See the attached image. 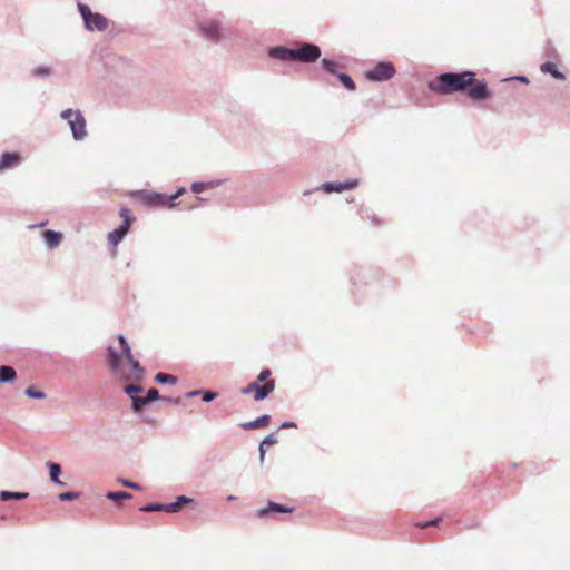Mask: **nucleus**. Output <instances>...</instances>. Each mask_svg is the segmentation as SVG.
<instances>
[{
	"mask_svg": "<svg viewBox=\"0 0 570 570\" xmlns=\"http://www.w3.org/2000/svg\"><path fill=\"white\" fill-rule=\"evenodd\" d=\"M429 88L440 95L466 90L472 100H485L492 97L487 83L483 80H478L475 73L471 71L442 73L429 82Z\"/></svg>",
	"mask_w": 570,
	"mask_h": 570,
	"instance_id": "obj_1",
	"label": "nucleus"
},
{
	"mask_svg": "<svg viewBox=\"0 0 570 570\" xmlns=\"http://www.w3.org/2000/svg\"><path fill=\"white\" fill-rule=\"evenodd\" d=\"M108 364L112 375L119 380L136 381L140 379L139 361L132 358L124 336H118L115 345L108 347Z\"/></svg>",
	"mask_w": 570,
	"mask_h": 570,
	"instance_id": "obj_2",
	"label": "nucleus"
},
{
	"mask_svg": "<svg viewBox=\"0 0 570 570\" xmlns=\"http://www.w3.org/2000/svg\"><path fill=\"white\" fill-rule=\"evenodd\" d=\"M271 371L268 368L263 370L261 374L257 377V381L254 383H250L248 386H245L242 389L243 395H249V393L254 394V399L256 401H261L265 399L267 395H269L274 389L275 383L271 377Z\"/></svg>",
	"mask_w": 570,
	"mask_h": 570,
	"instance_id": "obj_3",
	"label": "nucleus"
},
{
	"mask_svg": "<svg viewBox=\"0 0 570 570\" xmlns=\"http://www.w3.org/2000/svg\"><path fill=\"white\" fill-rule=\"evenodd\" d=\"M119 216L122 218V224L108 234V242L112 248H115L116 245L126 237L131 224L135 222V217L128 208L120 209ZM112 255H115V249H112Z\"/></svg>",
	"mask_w": 570,
	"mask_h": 570,
	"instance_id": "obj_4",
	"label": "nucleus"
},
{
	"mask_svg": "<svg viewBox=\"0 0 570 570\" xmlns=\"http://www.w3.org/2000/svg\"><path fill=\"white\" fill-rule=\"evenodd\" d=\"M119 216L122 218V224L108 234V242L112 248H115L116 245L126 237L131 224L135 222V217L128 208L120 209ZM112 255H115V249H112Z\"/></svg>",
	"mask_w": 570,
	"mask_h": 570,
	"instance_id": "obj_5",
	"label": "nucleus"
},
{
	"mask_svg": "<svg viewBox=\"0 0 570 570\" xmlns=\"http://www.w3.org/2000/svg\"><path fill=\"white\" fill-rule=\"evenodd\" d=\"M78 9L88 30L105 31L108 28V20L102 14L92 12L87 4L79 3Z\"/></svg>",
	"mask_w": 570,
	"mask_h": 570,
	"instance_id": "obj_6",
	"label": "nucleus"
},
{
	"mask_svg": "<svg viewBox=\"0 0 570 570\" xmlns=\"http://www.w3.org/2000/svg\"><path fill=\"white\" fill-rule=\"evenodd\" d=\"M62 119H67L75 139H82L87 135L86 118L79 112L67 109L61 114Z\"/></svg>",
	"mask_w": 570,
	"mask_h": 570,
	"instance_id": "obj_7",
	"label": "nucleus"
},
{
	"mask_svg": "<svg viewBox=\"0 0 570 570\" xmlns=\"http://www.w3.org/2000/svg\"><path fill=\"white\" fill-rule=\"evenodd\" d=\"M294 51V61L299 62H314L316 61L321 56V49L318 46L309 42H304L297 48H293Z\"/></svg>",
	"mask_w": 570,
	"mask_h": 570,
	"instance_id": "obj_8",
	"label": "nucleus"
},
{
	"mask_svg": "<svg viewBox=\"0 0 570 570\" xmlns=\"http://www.w3.org/2000/svg\"><path fill=\"white\" fill-rule=\"evenodd\" d=\"M395 75V68L392 62H379L373 69L365 72V79L370 81H387Z\"/></svg>",
	"mask_w": 570,
	"mask_h": 570,
	"instance_id": "obj_9",
	"label": "nucleus"
},
{
	"mask_svg": "<svg viewBox=\"0 0 570 570\" xmlns=\"http://www.w3.org/2000/svg\"><path fill=\"white\" fill-rule=\"evenodd\" d=\"M186 193L185 188H180L173 196L160 195L156 193H146L145 191V205L151 206H165V207H175V200L181 197Z\"/></svg>",
	"mask_w": 570,
	"mask_h": 570,
	"instance_id": "obj_10",
	"label": "nucleus"
},
{
	"mask_svg": "<svg viewBox=\"0 0 570 570\" xmlns=\"http://www.w3.org/2000/svg\"><path fill=\"white\" fill-rule=\"evenodd\" d=\"M191 500L185 495H180L177 500L169 504H149L145 505V511H166L167 513H176L180 511L183 505L189 503Z\"/></svg>",
	"mask_w": 570,
	"mask_h": 570,
	"instance_id": "obj_11",
	"label": "nucleus"
},
{
	"mask_svg": "<svg viewBox=\"0 0 570 570\" xmlns=\"http://www.w3.org/2000/svg\"><path fill=\"white\" fill-rule=\"evenodd\" d=\"M295 509L286 505H282L275 502L269 501L267 505L261 510H257L256 515L259 518H265L271 513H292Z\"/></svg>",
	"mask_w": 570,
	"mask_h": 570,
	"instance_id": "obj_12",
	"label": "nucleus"
},
{
	"mask_svg": "<svg viewBox=\"0 0 570 570\" xmlns=\"http://www.w3.org/2000/svg\"><path fill=\"white\" fill-rule=\"evenodd\" d=\"M356 186H357L356 180H347L345 183H338V184L325 183L322 186V189H323V191H325L327 194H332V193H342L344 190H351V189H354Z\"/></svg>",
	"mask_w": 570,
	"mask_h": 570,
	"instance_id": "obj_13",
	"label": "nucleus"
},
{
	"mask_svg": "<svg viewBox=\"0 0 570 570\" xmlns=\"http://www.w3.org/2000/svg\"><path fill=\"white\" fill-rule=\"evenodd\" d=\"M200 30L203 36L209 38L212 41H218L220 38L219 24L216 21L203 23Z\"/></svg>",
	"mask_w": 570,
	"mask_h": 570,
	"instance_id": "obj_14",
	"label": "nucleus"
},
{
	"mask_svg": "<svg viewBox=\"0 0 570 570\" xmlns=\"http://www.w3.org/2000/svg\"><path fill=\"white\" fill-rule=\"evenodd\" d=\"M125 392L132 397L134 409L139 412L142 410V396L138 395L141 392L140 385L129 384L125 387Z\"/></svg>",
	"mask_w": 570,
	"mask_h": 570,
	"instance_id": "obj_15",
	"label": "nucleus"
},
{
	"mask_svg": "<svg viewBox=\"0 0 570 570\" xmlns=\"http://www.w3.org/2000/svg\"><path fill=\"white\" fill-rule=\"evenodd\" d=\"M294 51L293 48L286 47H274L269 50V56L275 59H279L283 61H294Z\"/></svg>",
	"mask_w": 570,
	"mask_h": 570,
	"instance_id": "obj_16",
	"label": "nucleus"
},
{
	"mask_svg": "<svg viewBox=\"0 0 570 570\" xmlns=\"http://www.w3.org/2000/svg\"><path fill=\"white\" fill-rule=\"evenodd\" d=\"M21 161V156L17 153H7L0 156V171L17 166Z\"/></svg>",
	"mask_w": 570,
	"mask_h": 570,
	"instance_id": "obj_17",
	"label": "nucleus"
},
{
	"mask_svg": "<svg viewBox=\"0 0 570 570\" xmlns=\"http://www.w3.org/2000/svg\"><path fill=\"white\" fill-rule=\"evenodd\" d=\"M269 415H263L256 419L255 421L243 423L240 428L244 429L245 431L261 430L267 428L269 425Z\"/></svg>",
	"mask_w": 570,
	"mask_h": 570,
	"instance_id": "obj_18",
	"label": "nucleus"
},
{
	"mask_svg": "<svg viewBox=\"0 0 570 570\" xmlns=\"http://www.w3.org/2000/svg\"><path fill=\"white\" fill-rule=\"evenodd\" d=\"M42 237L46 239V243L50 248L57 247L62 240V234L56 233L53 230H46L42 233Z\"/></svg>",
	"mask_w": 570,
	"mask_h": 570,
	"instance_id": "obj_19",
	"label": "nucleus"
},
{
	"mask_svg": "<svg viewBox=\"0 0 570 570\" xmlns=\"http://www.w3.org/2000/svg\"><path fill=\"white\" fill-rule=\"evenodd\" d=\"M16 370L9 365L0 366V383H8L16 379Z\"/></svg>",
	"mask_w": 570,
	"mask_h": 570,
	"instance_id": "obj_20",
	"label": "nucleus"
},
{
	"mask_svg": "<svg viewBox=\"0 0 570 570\" xmlns=\"http://www.w3.org/2000/svg\"><path fill=\"white\" fill-rule=\"evenodd\" d=\"M27 492H11V491H0V500L9 501V500H24L28 498Z\"/></svg>",
	"mask_w": 570,
	"mask_h": 570,
	"instance_id": "obj_21",
	"label": "nucleus"
},
{
	"mask_svg": "<svg viewBox=\"0 0 570 570\" xmlns=\"http://www.w3.org/2000/svg\"><path fill=\"white\" fill-rule=\"evenodd\" d=\"M131 497L132 495L130 493L125 492V491L108 492L106 494V498L108 500L115 502L116 504H119L125 500H129V499H131Z\"/></svg>",
	"mask_w": 570,
	"mask_h": 570,
	"instance_id": "obj_22",
	"label": "nucleus"
},
{
	"mask_svg": "<svg viewBox=\"0 0 570 570\" xmlns=\"http://www.w3.org/2000/svg\"><path fill=\"white\" fill-rule=\"evenodd\" d=\"M541 71L551 75L554 79H564L563 75L558 71L556 63L546 62L541 66Z\"/></svg>",
	"mask_w": 570,
	"mask_h": 570,
	"instance_id": "obj_23",
	"label": "nucleus"
},
{
	"mask_svg": "<svg viewBox=\"0 0 570 570\" xmlns=\"http://www.w3.org/2000/svg\"><path fill=\"white\" fill-rule=\"evenodd\" d=\"M277 442V438L275 434H268L264 438V440L262 441L261 445H259V460H261V463L264 462V459H265V449L264 446L265 445H273Z\"/></svg>",
	"mask_w": 570,
	"mask_h": 570,
	"instance_id": "obj_24",
	"label": "nucleus"
},
{
	"mask_svg": "<svg viewBox=\"0 0 570 570\" xmlns=\"http://www.w3.org/2000/svg\"><path fill=\"white\" fill-rule=\"evenodd\" d=\"M155 381L159 384H176L177 379L174 375L166 374V373H157L155 376Z\"/></svg>",
	"mask_w": 570,
	"mask_h": 570,
	"instance_id": "obj_25",
	"label": "nucleus"
},
{
	"mask_svg": "<svg viewBox=\"0 0 570 570\" xmlns=\"http://www.w3.org/2000/svg\"><path fill=\"white\" fill-rule=\"evenodd\" d=\"M322 68L332 75H337V63L330 59H322Z\"/></svg>",
	"mask_w": 570,
	"mask_h": 570,
	"instance_id": "obj_26",
	"label": "nucleus"
},
{
	"mask_svg": "<svg viewBox=\"0 0 570 570\" xmlns=\"http://www.w3.org/2000/svg\"><path fill=\"white\" fill-rule=\"evenodd\" d=\"M337 77L345 88L348 90H355V82L350 76L345 73H337Z\"/></svg>",
	"mask_w": 570,
	"mask_h": 570,
	"instance_id": "obj_27",
	"label": "nucleus"
},
{
	"mask_svg": "<svg viewBox=\"0 0 570 570\" xmlns=\"http://www.w3.org/2000/svg\"><path fill=\"white\" fill-rule=\"evenodd\" d=\"M49 470H50V476L53 482L61 483L59 480V475L61 473V468L59 464L56 463H49Z\"/></svg>",
	"mask_w": 570,
	"mask_h": 570,
	"instance_id": "obj_28",
	"label": "nucleus"
},
{
	"mask_svg": "<svg viewBox=\"0 0 570 570\" xmlns=\"http://www.w3.org/2000/svg\"><path fill=\"white\" fill-rule=\"evenodd\" d=\"M158 397H159L158 391L156 389H149L148 392H146V394H145V404L147 402L154 401Z\"/></svg>",
	"mask_w": 570,
	"mask_h": 570,
	"instance_id": "obj_29",
	"label": "nucleus"
},
{
	"mask_svg": "<svg viewBox=\"0 0 570 570\" xmlns=\"http://www.w3.org/2000/svg\"><path fill=\"white\" fill-rule=\"evenodd\" d=\"M26 395H28L30 397H36V399H43L46 396V394H43V392H38L33 387H28L26 390Z\"/></svg>",
	"mask_w": 570,
	"mask_h": 570,
	"instance_id": "obj_30",
	"label": "nucleus"
},
{
	"mask_svg": "<svg viewBox=\"0 0 570 570\" xmlns=\"http://www.w3.org/2000/svg\"><path fill=\"white\" fill-rule=\"evenodd\" d=\"M207 187H209V185L205 184V183H194L191 185V191L194 194H199L202 193L203 190H205Z\"/></svg>",
	"mask_w": 570,
	"mask_h": 570,
	"instance_id": "obj_31",
	"label": "nucleus"
},
{
	"mask_svg": "<svg viewBox=\"0 0 570 570\" xmlns=\"http://www.w3.org/2000/svg\"><path fill=\"white\" fill-rule=\"evenodd\" d=\"M78 498V494L77 493H73V492H63L59 495V499L61 501H69V500H75Z\"/></svg>",
	"mask_w": 570,
	"mask_h": 570,
	"instance_id": "obj_32",
	"label": "nucleus"
},
{
	"mask_svg": "<svg viewBox=\"0 0 570 570\" xmlns=\"http://www.w3.org/2000/svg\"><path fill=\"white\" fill-rule=\"evenodd\" d=\"M216 397L215 392H205L202 396L203 401L209 402Z\"/></svg>",
	"mask_w": 570,
	"mask_h": 570,
	"instance_id": "obj_33",
	"label": "nucleus"
},
{
	"mask_svg": "<svg viewBox=\"0 0 570 570\" xmlns=\"http://www.w3.org/2000/svg\"><path fill=\"white\" fill-rule=\"evenodd\" d=\"M440 522V518H435L426 523H422V524H419V527L421 528H426V527H430V525H436L438 523Z\"/></svg>",
	"mask_w": 570,
	"mask_h": 570,
	"instance_id": "obj_34",
	"label": "nucleus"
},
{
	"mask_svg": "<svg viewBox=\"0 0 570 570\" xmlns=\"http://www.w3.org/2000/svg\"><path fill=\"white\" fill-rule=\"evenodd\" d=\"M49 73H50V70L46 69V68H38V69L35 70V75L47 76Z\"/></svg>",
	"mask_w": 570,
	"mask_h": 570,
	"instance_id": "obj_35",
	"label": "nucleus"
},
{
	"mask_svg": "<svg viewBox=\"0 0 570 570\" xmlns=\"http://www.w3.org/2000/svg\"><path fill=\"white\" fill-rule=\"evenodd\" d=\"M122 483L125 485H128V487H131V488H135V489H140V487L138 484L129 482V481H126V480H122Z\"/></svg>",
	"mask_w": 570,
	"mask_h": 570,
	"instance_id": "obj_36",
	"label": "nucleus"
},
{
	"mask_svg": "<svg viewBox=\"0 0 570 570\" xmlns=\"http://www.w3.org/2000/svg\"><path fill=\"white\" fill-rule=\"evenodd\" d=\"M295 426H296V425H295V423H292V422H291V423L282 424V426H281V428H282V429H291V428H295Z\"/></svg>",
	"mask_w": 570,
	"mask_h": 570,
	"instance_id": "obj_37",
	"label": "nucleus"
},
{
	"mask_svg": "<svg viewBox=\"0 0 570 570\" xmlns=\"http://www.w3.org/2000/svg\"><path fill=\"white\" fill-rule=\"evenodd\" d=\"M198 392L194 391V392H188L187 395L188 396H193V395H196Z\"/></svg>",
	"mask_w": 570,
	"mask_h": 570,
	"instance_id": "obj_38",
	"label": "nucleus"
}]
</instances>
